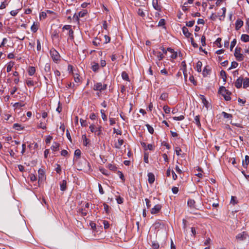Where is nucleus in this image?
<instances>
[{"mask_svg":"<svg viewBox=\"0 0 249 249\" xmlns=\"http://www.w3.org/2000/svg\"><path fill=\"white\" fill-rule=\"evenodd\" d=\"M201 42L202 46L206 45V37L205 36H202L201 37Z\"/></svg>","mask_w":249,"mask_h":249,"instance_id":"nucleus-54","label":"nucleus"},{"mask_svg":"<svg viewBox=\"0 0 249 249\" xmlns=\"http://www.w3.org/2000/svg\"><path fill=\"white\" fill-rule=\"evenodd\" d=\"M219 92L223 96L225 100L230 101L231 98L230 97L231 92L226 89L224 87H221L219 89Z\"/></svg>","mask_w":249,"mask_h":249,"instance_id":"nucleus-3","label":"nucleus"},{"mask_svg":"<svg viewBox=\"0 0 249 249\" xmlns=\"http://www.w3.org/2000/svg\"><path fill=\"white\" fill-rule=\"evenodd\" d=\"M162 206L160 204H157L152 208L150 211L151 213L154 214L159 213L161 210Z\"/></svg>","mask_w":249,"mask_h":249,"instance_id":"nucleus-9","label":"nucleus"},{"mask_svg":"<svg viewBox=\"0 0 249 249\" xmlns=\"http://www.w3.org/2000/svg\"><path fill=\"white\" fill-rule=\"evenodd\" d=\"M168 98V94L167 93H162L160 96V99L162 100H165Z\"/></svg>","mask_w":249,"mask_h":249,"instance_id":"nucleus-50","label":"nucleus"},{"mask_svg":"<svg viewBox=\"0 0 249 249\" xmlns=\"http://www.w3.org/2000/svg\"><path fill=\"white\" fill-rule=\"evenodd\" d=\"M117 174H118V176H119L120 178L122 179V181L124 182L125 178L124 176L123 173L120 171H118L117 172Z\"/></svg>","mask_w":249,"mask_h":249,"instance_id":"nucleus-49","label":"nucleus"},{"mask_svg":"<svg viewBox=\"0 0 249 249\" xmlns=\"http://www.w3.org/2000/svg\"><path fill=\"white\" fill-rule=\"evenodd\" d=\"M99 68V65L97 63H94L92 66V70L94 72H97Z\"/></svg>","mask_w":249,"mask_h":249,"instance_id":"nucleus-32","label":"nucleus"},{"mask_svg":"<svg viewBox=\"0 0 249 249\" xmlns=\"http://www.w3.org/2000/svg\"><path fill=\"white\" fill-rule=\"evenodd\" d=\"M243 25V21L240 19L236 20L235 22V29L238 30Z\"/></svg>","mask_w":249,"mask_h":249,"instance_id":"nucleus-16","label":"nucleus"},{"mask_svg":"<svg viewBox=\"0 0 249 249\" xmlns=\"http://www.w3.org/2000/svg\"><path fill=\"white\" fill-rule=\"evenodd\" d=\"M103 224L105 229H107L109 227V224L107 221L104 220Z\"/></svg>","mask_w":249,"mask_h":249,"instance_id":"nucleus-58","label":"nucleus"},{"mask_svg":"<svg viewBox=\"0 0 249 249\" xmlns=\"http://www.w3.org/2000/svg\"><path fill=\"white\" fill-rule=\"evenodd\" d=\"M153 54L157 57L159 60H161L164 57L163 53L156 50L153 51Z\"/></svg>","mask_w":249,"mask_h":249,"instance_id":"nucleus-10","label":"nucleus"},{"mask_svg":"<svg viewBox=\"0 0 249 249\" xmlns=\"http://www.w3.org/2000/svg\"><path fill=\"white\" fill-rule=\"evenodd\" d=\"M59 146H60L59 143H58L56 142H54L53 144L52 145L51 148L52 150H53L54 151H56L59 150Z\"/></svg>","mask_w":249,"mask_h":249,"instance_id":"nucleus-25","label":"nucleus"},{"mask_svg":"<svg viewBox=\"0 0 249 249\" xmlns=\"http://www.w3.org/2000/svg\"><path fill=\"white\" fill-rule=\"evenodd\" d=\"M13 128L17 130L20 131L23 130L24 127L19 124L16 123L13 124Z\"/></svg>","mask_w":249,"mask_h":249,"instance_id":"nucleus-19","label":"nucleus"},{"mask_svg":"<svg viewBox=\"0 0 249 249\" xmlns=\"http://www.w3.org/2000/svg\"><path fill=\"white\" fill-rule=\"evenodd\" d=\"M148 181L149 184H153L155 180L154 175L152 173H148L147 174Z\"/></svg>","mask_w":249,"mask_h":249,"instance_id":"nucleus-13","label":"nucleus"},{"mask_svg":"<svg viewBox=\"0 0 249 249\" xmlns=\"http://www.w3.org/2000/svg\"><path fill=\"white\" fill-rule=\"evenodd\" d=\"M87 14V12L86 10L84 11H81L78 13L79 17H84Z\"/></svg>","mask_w":249,"mask_h":249,"instance_id":"nucleus-63","label":"nucleus"},{"mask_svg":"<svg viewBox=\"0 0 249 249\" xmlns=\"http://www.w3.org/2000/svg\"><path fill=\"white\" fill-rule=\"evenodd\" d=\"M242 41L247 42L249 41V36L246 34L242 35L241 37Z\"/></svg>","mask_w":249,"mask_h":249,"instance_id":"nucleus-30","label":"nucleus"},{"mask_svg":"<svg viewBox=\"0 0 249 249\" xmlns=\"http://www.w3.org/2000/svg\"><path fill=\"white\" fill-rule=\"evenodd\" d=\"M221 114L225 119L231 120L232 118V115L231 114L228 113L224 111L222 112Z\"/></svg>","mask_w":249,"mask_h":249,"instance_id":"nucleus-26","label":"nucleus"},{"mask_svg":"<svg viewBox=\"0 0 249 249\" xmlns=\"http://www.w3.org/2000/svg\"><path fill=\"white\" fill-rule=\"evenodd\" d=\"M104 40L103 41V44H107L110 41V38L107 35L104 36Z\"/></svg>","mask_w":249,"mask_h":249,"instance_id":"nucleus-47","label":"nucleus"},{"mask_svg":"<svg viewBox=\"0 0 249 249\" xmlns=\"http://www.w3.org/2000/svg\"><path fill=\"white\" fill-rule=\"evenodd\" d=\"M163 109L165 112V113H169L170 112V108L168 107L167 106H164L163 107Z\"/></svg>","mask_w":249,"mask_h":249,"instance_id":"nucleus-56","label":"nucleus"},{"mask_svg":"<svg viewBox=\"0 0 249 249\" xmlns=\"http://www.w3.org/2000/svg\"><path fill=\"white\" fill-rule=\"evenodd\" d=\"M211 72V68L208 65L206 66L202 71V74L204 77H206L210 75Z\"/></svg>","mask_w":249,"mask_h":249,"instance_id":"nucleus-11","label":"nucleus"},{"mask_svg":"<svg viewBox=\"0 0 249 249\" xmlns=\"http://www.w3.org/2000/svg\"><path fill=\"white\" fill-rule=\"evenodd\" d=\"M152 5L155 10L158 11L160 10V6L158 5V0H153Z\"/></svg>","mask_w":249,"mask_h":249,"instance_id":"nucleus-18","label":"nucleus"},{"mask_svg":"<svg viewBox=\"0 0 249 249\" xmlns=\"http://www.w3.org/2000/svg\"><path fill=\"white\" fill-rule=\"evenodd\" d=\"M122 78L126 81H129V78L128 74L126 71H123L121 74Z\"/></svg>","mask_w":249,"mask_h":249,"instance_id":"nucleus-28","label":"nucleus"},{"mask_svg":"<svg viewBox=\"0 0 249 249\" xmlns=\"http://www.w3.org/2000/svg\"><path fill=\"white\" fill-rule=\"evenodd\" d=\"M101 40L98 38H96L95 40L93 41V44L95 46H98L102 45V43H101Z\"/></svg>","mask_w":249,"mask_h":249,"instance_id":"nucleus-39","label":"nucleus"},{"mask_svg":"<svg viewBox=\"0 0 249 249\" xmlns=\"http://www.w3.org/2000/svg\"><path fill=\"white\" fill-rule=\"evenodd\" d=\"M47 122V120L46 121V122H43L42 121H40L39 123L37 124V128H42L43 129H46Z\"/></svg>","mask_w":249,"mask_h":249,"instance_id":"nucleus-15","label":"nucleus"},{"mask_svg":"<svg viewBox=\"0 0 249 249\" xmlns=\"http://www.w3.org/2000/svg\"><path fill=\"white\" fill-rule=\"evenodd\" d=\"M82 138L83 139V145L85 146H87L89 142V140L88 139L85 135L82 136Z\"/></svg>","mask_w":249,"mask_h":249,"instance_id":"nucleus-42","label":"nucleus"},{"mask_svg":"<svg viewBox=\"0 0 249 249\" xmlns=\"http://www.w3.org/2000/svg\"><path fill=\"white\" fill-rule=\"evenodd\" d=\"M89 128L91 132L94 133L95 134L98 136H100L103 134V127L101 125H99L98 127H95L94 124H92L90 125Z\"/></svg>","mask_w":249,"mask_h":249,"instance_id":"nucleus-2","label":"nucleus"},{"mask_svg":"<svg viewBox=\"0 0 249 249\" xmlns=\"http://www.w3.org/2000/svg\"><path fill=\"white\" fill-rule=\"evenodd\" d=\"M38 184L42 183L46 180V175L44 170L39 169L38 171Z\"/></svg>","mask_w":249,"mask_h":249,"instance_id":"nucleus-5","label":"nucleus"},{"mask_svg":"<svg viewBox=\"0 0 249 249\" xmlns=\"http://www.w3.org/2000/svg\"><path fill=\"white\" fill-rule=\"evenodd\" d=\"M235 238L239 241H244L249 239V235L246 231H243L238 233Z\"/></svg>","mask_w":249,"mask_h":249,"instance_id":"nucleus-6","label":"nucleus"},{"mask_svg":"<svg viewBox=\"0 0 249 249\" xmlns=\"http://www.w3.org/2000/svg\"><path fill=\"white\" fill-rule=\"evenodd\" d=\"M238 64L237 62H236L235 61H233L231 62V66L229 69L231 70L232 69L236 68L238 67Z\"/></svg>","mask_w":249,"mask_h":249,"instance_id":"nucleus-46","label":"nucleus"},{"mask_svg":"<svg viewBox=\"0 0 249 249\" xmlns=\"http://www.w3.org/2000/svg\"><path fill=\"white\" fill-rule=\"evenodd\" d=\"M24 106V104H23L21 103L17 102V103H15L13 106H14V107H16V108H17V107L20 108V107H23Z\"/></svg>","mask_w":249,"mask_h":249,"instance_id":"nucleus-55","label":"nucleus"},{"mask_svg":"<svg viewBox=\"0 0 249 249\" xmlns=\"http://www.w3.org/2000/svg\"><path fill=\"white\" fill-rule=\"evenodd\" d=\"M118 204H121L124 202V198L120 196H118L116 199Z\"/></svg>","mask_w":249,"mask_h":249,"instance_id":"nucleus-51","label":"nucleus"},{"mask_svg":"<svg viewBox=\"0 0 249 249\" xmlns=\"http://www.w3.org/2000/svg\"><path fill=\"white\" fill-rule=\"evenodd\" d=\"M189 80L192 82L194 85H196L197 84L196 81L195 80L194 77L193 75H191L189 77Z\"/></svg>","mask_w":249,"mask_h":249,"instance_id":"nucleus-60","label":"nucleus"},{"mask_svg":"<svg viewBox=\"0 0 249 249\" xmlns=\"http://www.w3.org/2000/svg\"><path fill=\"white\" fill-rule=\"evenodd\" d=\"M194 122L196 123L198 127L200 128L201 127L199 115H196L195 117Z\"/></svg>","mask_w":249,"mask_h":249,"instance_id":"nucleus-20","label":"nucleus"},{"mask_svg":"<svg viewBox=\"0 0 249 249\" xmlns=\"http://www.w3.org/2000/svg\"><path fill=\"white\" fill-rule=\"evenodd\" d=\"M234 56L237 61H241L244 59V56L241 53V48H235Z\"/></svg>","mask_w":249,"mask_h":249,"instance_id":"nucleus-7","label":"nucleus"},{"mask_svg":"<svg viewBox=\"0 0 249 249\" xmlns=\"http://www.w3.org/2000/svg\"><path fill=\"white\" fill-rule=\"evenodd\" d=\"M50 53L53 61L56 63H58L60 60V55L58 52L54 48H52L50 51Z\"/></svg>","mask_w":249,"mask_h":249,"instance_id":"nucleus-1","label":"nucleus"},{"mask_svg":"<svg viewBox=\"0 0 249 249\" xmlns=\"http://www.w3.org/2000/svg\"><path fill=\"white\" fill-rule=\"evenodd\" d=\"M31 30L34 32V33H36L37 30H38V26H37V24H35V23H34V24L32 25V26H31Z\"/></svg>","mask_w":249,"mask_h":249,"instance_id":"nucleus-43","label":"nucleus"},{"mask_svg":"<svg viewBox=\"0 0 249 249\" xmlns=\"http://www.w3.org/2000/svg\"><path fill=\"white\" fill-rule=\"evenodd\" d=\"M146 126L147 128L148 132L151 134H153L154 131V128L149 124H146Z\"/></svg>","mask_w":249,"mask_h":249,"instance_id":"nucleus-40","label":"nucleus"},{"mask_svg":"<svg viewBox=\"0 0 249 249\" xmlns=\"http://www.w3.org/2000/svg\"><path fill=\"white\" fill-rule=\"evenodd\" d=\"M202 66V63L200 61H198L196 65V71L198 72H200L201 71V68Z\"/></svg>","mask_w":249,"mask_h":249,"instance_id":"nucleus-27","label":"nucleus"},{"mask_svg":"<svg viewBox=\"0 0 249 249\" xmlns=\"http://www.w3.org/2000/svg\"><path fill=\"white\" fill-rule=\"evenodd\" d=\"M249 163V156L248 155H246L245 157V160L242 161V165L243 166L247 168V166Z\"/></svg>","mask_w":249,"mask_h":249,"instance_id":"nucleus-17","label":"nucleus"},{"mask_svg":"<svg viewBox=\"0 0 249 249\" xmlns=\"http://www.w3.org/2000/svg\"><path fill=\"white\" fill-rule=\"evenodd\" d=\"M137 14L139 16L142 17V18H144L145 16V13L143 10L141 8H139L137 11Z\"/></svg>","mask_w":249,"mask_h":249,"instance_id":"nucleus-37","label":"nucleus"},{"mask_svg":"<svg viewBox=\"0 0 249 249\" xmlns=\"http://www.w3.org/2000/svg\"><path fill=\"white\" fill-rule=\"evenodd\" d=\"M107 167L110 170L112 171H116L117 170V167L115 165L112 164L111 163L107 164Z\"/></svg>","mask_w":249,"mask_h":249,"instance_id":"nucleus-38","label":"nucleus"},{"mask_svg":"<svg viewBox=\"0 0 249 249\" xmlns=\"http://www.w3.org/2000/svg\"><path fill=\"white\" fill-rule=\"evenodd\" d=\"M26 84L28 87H32L34 85V82L33 80L31 79H28L26 82Z\"/></svg>","mask_w":249,"mask_h":249,"instance_id":"nucleus-48","label":"nucleus"},{"mask_svg":"<svg viewBox=\"0 0 249 249\" xmlns=\"http://www.w3.org/2000/svg\"><path fill=\"white\" fill-rule=\"evenodd\" d=\"M181 65L183 67V73H184V71H187V66L186 62L185 61H182Z\"/></svg>","mask_w":249,"mask_h":249,"instance_id":"nucleus-52","label":"nucleus"},{"mask_svg":"<svg viewBox=\"0 0 249 249\" xmlns=\"http://www.w3.org/2000/svg\"><path fill=\"white\" fill-rule=\"evenodd\" d=\"M36 72V69L34 67H30L28 70V74L30 76L33 75Z\"/></svg>","mask_w":249,"mask_h":249,"instance_id":"nucleus-29","label":"nucleus"},{"mask_svg":"<svg viewBox=\"0 0 249 249\" xmlns=\"http://www.w3.org/2000/svg\"><path fill=\"white\" fill-rule=\"evenodd\" d=\"M152 247L153 249H158L159 248V245L157 242H153Z\"/></svg>","mask_w":249,"mask_h":249,"instance_id":"nucleus-62","label":"nucleus"},{"mask_svg":"<svg viewBox=\"0 0 249 249\" xmlns=\"http://www.w3.org/2000/svg\"><path fill=\"white\" fill-rule=\"evenodd\" d=\"M243 88H246L249 86V78H246L243 80Z\"/></svg>","mask_w":249,"mask_h":249,"instance_id":"nucleus-35","label":"nucleus"},{"mask_svg":"<svg viewBox=\"0 0 249 249\" xmlns=\"http://www.w3.org/2000/svg\"><path fill=\"white\" fill-rule=\"evenodd\" d=\"M220 76L223 79L224 82H226L227 79V74L226 71L224 70H221L220 71Z\"/></svg>","mask_w":249,"mask_h":249,"instance_id":"nucleus-33","label":"nucleus"},{"mask_svg":"<svg viewBox=\"0 0 249 249\" xmlns=\"http://www.w3.org/2000/svg\"><path fill=\"white\" fill-rule=\"evenodd\" d=\"M155 146L152 144H148L147 145V150L153 151L154 150Z\"/></svg>","mask_w":249,"mask_h":249,"instance_id":"nucleus-64","label":"nucleus"},{"mask_svg":"<svg viewBox=\"0 0 249 249\" xmlns=\"http://www.w3.org/2000/svg\"><path fill=\"white\" fill-rule=\"evenodd\" d=\"M81 154V151L78 149L75 150L74 151V156L77 157L78 158L80 156Z\"/></svg>","mask_w":249,"mask_h":249,"instance_id":"nucleus-61","label":"nucleus"},{"mask_svg":"<svg viewBox=\"0 0 249 249\" xmlns=\"http://www.w3.org/2000/svg\"><path fill=\"white\" fill-rule=\"evenodd\" d=\"M80 122L81 125L82 126H87L88 125V123L86 121V120H83L82 119H80Z\"/></svg>","mask_w":249,"mask_h":249,"instance_id":"nucleus-53","label":"nucleus"},{"mask_svg":"<svg viewBox=\"0 0 249 249\" xmlns=\"http://www.w3.org/2000/svg\"><path fill=\"white\" fill-rule=\"evenodd\" d=\"M107 89V85L102 84L101 82L96 83L93 87V89L96 91H99L100 92L106 90Z\"/></svg>","mask_w":249,"mask_h":249,"instance_id":"nucleus-4","label":"nucleus"},{"mask_svg":"<svg viewBox=\"0 0 249 249\" xmlns=\"http://www.w3.org/2000/svg\"><path fill=\"white\" fill-rule=\"evenodd\" d=\"M195 203V201L192 199H189L187 202L188 205L192 208H196Z\"/></svg>","mask_w":249,"mask_h":249,"instance_id":"nucleus-24","label":"nucleus"},{"mask_svg":"<svg viewBox=\"0 0 249 249\" xmlns=\"http://www.w3.org/2000/svg\"><path fill=\"white\" fill-rule=\"evenodd\" d=\"M200 96H201V99L202 100V102L203 104L204 105H206L207 104H208V102H207L206 98L205 97V96L203 95H200Z\"/></svg>","mask_w":249,"mask_h":249,"instance_id":"nucleus-57","label":"nucleus"},{"mask_svg":"<svg viewBox=\"0 0 249 249\" xmlns=\"http://www.w3.org/2000/svg\"><path fill=\"white\" fill-rule=\"evenodd\" d=\"M182 32L184 36L187 37H189L191 36V33L189 32L188 29L185 26L182 28Z\"/></svg>","mask_w":249,"mask_h":249,"instance_id":"nucleus-23","label":"nucleus"},{"mask_svg":"<svg viewBox=\"0 0 249 249\" xmlns=\"http://www.w3.org/2000/svg\"><path fill=\"white\" fill-rule=\"evenodd\" d=\"M244 78L240 76L235 82V86L237 88L239 89L242 87L243 83Z\"/></svg>","mask_w":249,"mask_h":249,"instance_id":"nucleus-12","label":"nucleus"},{"mask_svg":"<svg viewBox=\"0 0 249 249\" xmlns=\"http://www.w3.org/2000/svg\"><path fill=\"white\" fill-rule=\"evenodd\" d=\"M165 20L164 19L162 18V19H160V20L159 21L158 26L159 27H163L164 28H165Z\"/></svg>","mask_w":249,"mask_h":249,"instance_id":"nucleus-36","label":"nucleus"},{"mask_svg":"<svg viewBox=\"0 0 249 249\" xmlns=\"http://www.w3.org/2000/svg\"><path fill=\"white\" fill-rule=\"evenodd\" d=\"M67 189V181L66 180H63L60 183V190L64 191Z\"/></svg>","mask_w":249,"mask_h":249,"instance_id":"nucleus-21","label":"nucleus"},{"mask_svg":"<svg viewBox=\"0 0 249 249\" xmlns=\"http://www.w3.org/2000/svg\"><path fill=\"white\" fill-rule=\"evenodd\" d=\"M167 51L170 52L172 54L171 57L173 59H176L178 56V52H175L172 48H167Z\"/></svg>","mask_w":249,"mask_h":249,"instance_id":"nucleus-14","label":"nucleus"},{"mask_svg":"<svg viewBox=\"0 0 249 249\" xmlns=\"http://www.w3.org/2000/svg\"><path fill=\"white\" fill-rule=\"evenodd\" d=\"M52 38L54 45H58L60 41V39L59 35L56 31H54L52 35Z\"/></svg>","mask_w":249,"mask_h":249,"instance_id":"nucleus-8","label":"nucleus"},{"mask_svg":"<svg viewBox=\"0 0 249 249\" xmlns=\"http://www.w3.org/2000/svg\"><path fill=\"white\" fill-rule=\"evenodd\" d=\"M195 22V20L189 21L186 22V25L188 27H192L194 25Z\"/></svg>","mask_w":249,"mask_h":249,"instance_id":"nucleus-59","label":"nucleus"},{"mask_svg":"<svg viewBox=\"0 0 249 249\" xmlns=\"http://www.w3.org/2000/svg\"><path fill=\"white\" fill-rule=\"evenodd\" d=\"M124 143V140L123 139H119L118 140V143L115 144V147L116 148H120Z\"/></svg>","mask_w":249,"mask_h":249,"instance_id":"nucleus-31","label":"nucleus"},{"mask_svg":"<svg viewBox=\"0 0 249 249\" xmlns=\"http://www.w3.org/2000/svg\"><path fill=\"white\" fill-rule=\"evenodd\" d=\"M15 65V62L14 61H10L7 64V69L6 71L7 72L11 71L12 68Z\"/></svg>","mask_w":249,"mask_h":249,"instance_id":"nucleus-22","label":"nucleus"},{"mask_svg":"<svg viewBox=\"0 0 249 249\" xmlns=\"http://www.w3.org/2000/svg\"><path fill=\"white\" fill-rule=\"evenodd\" d=\"M173 120H174L175 121H181L184 119V115H181L179 116L173 117Z\"/></svg>","mask_w":249,"mask_h":249,"instance_id":"nucleus-45","label":"nucleus"},{"mask_svg":"<svg viewBox=\"0 0 249 249\" xmlns=\"http://www.w3.org/2000/svg\"><path fill=\"white\" fill-rule=\"evenodd\" d=\"M44 71L46 72H51V64L50 63H46L44 67Z\"/></svg>","mask_w":249,"mask_h":249,"instance_id":"nucleus-34","label":"nucleus"},{"mask_svg":"<svg viewBox=\"0 0 249 249\" xmlns=\"http://www.w3.org/2000/svg\"><path fill=\"white\" fill-rule=\"evenodd\" d=\"M221 38L219 37L214 42V44L217 46V47H221Z\"/></svg>","mask_w":249,"mask_h":249,"instance_id":"nucleus-44","label":"nucleus"},{"mask_svg":"<svg viewBox=\"0 0 249 249\" xmlns=\"http://www.w3.org/2000/svg\"><path fill=\"white\" fill-rule=\"evenodd\" d=\"M78 212L81 213V215L83 216L87 215V211L85 210V209H83V208H80L78 209Z\"/></svg>","mask_w":249,"mask_h":249,"instance_id":"nucleus-41","label":"nucleus"}]
</instances>
